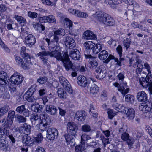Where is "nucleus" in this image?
I'll return each instance as SVG.
<instances>
[{
  "label": "nucleus",
  "instance_id": "obj_2",
  "mask_svg": "<svg viewBox=\"0 0 152 152\" xmlns=\"http://www.w3.org/2000/svg\"><path fill=\"white\" fill-rule=\"evenodd\" d=\"M100 23L109 26H113L115 22L113 19L108 14L102 11H98L93 15Z\"/></svg>",
  "mask_w": 152,
  "mask_h": 152
},
{
  "label": "nucleus",
  "instance_id": "obj_14",
  "mask_svg": "<svg viewBox=\"0 0 152 152\" xmlns=\"http://www.w3.org/2000/svg\"><path fill=\"white\" fill-rule=\"evenodd\" d=\"M68 131L70 134L75 135L78 130L77 125L73 122H69L67 124Z\"/></svg>",
  "mask_w": 152,
  "mask_h": 152
},
{
  "label": "nucleus",
  "instance_id": "obj_10",
  "mask_svg": "<svg viewBox=\"0 0 152 152\" xmlns=\"http://www.w3.org/2000/svg\"><path fill=\"white\" fill-rule=\"evenodd\" d=\"M51 122V120L50 117L47 115L41 121V122L39 123V124L37 126L41 131H43L48 126H49Z\"/></svg>",
  "mask_w": 152,
  "mask_h": 152
},
{
  "label": "nucleus",
  "instance_id": "obj_38",
  "mask_svg": "<svg viewBox=\"0 0 152 152\" xmlns=\"http://www.w3.org/2000/svg\"><path fill=\"white\" fill-rule=\"evenodd\" d=\"M34 27L35 29L40 33L43 34L45 33V26L42 25L39 23L34 25Z\"/></svg>",
  "mask_w": 152,
  "mask_h": 152
},
{
  "label": "nucleus",
  "instance_id": "obj_51",
  "mask_svg": "<svg viewBox=\"0 0 152 152\" xmlns=\"http://www.w3.org/2000/svg\"><path fill=\"white\" fill-rule=\"evenodd\" d=\"M148 26L147 25H140L139 26V29L142 31H143L146 32L148 33H149L150 31L148 29Z\"/></svg>",
  "mask_w": 152,
  "mask_h": 152
},
{
  "label": "nucleus",
  "instance_id": "obj_43",
  "mask_svg": "<svg viewBox=\"0 0 152 152\" xmlns=\"http://www.w3.org/2000/svg\"><path fill=\"white\" fill-rule=\"evenodd\" d=\"M83 45L85 49L89 50L92 49L94 47L95 44L92 41H89L85 42Z\"/></svg>",
  "mask_w": 152,
  "mask_h": 152
},
{
  "label": "nucleus",
  "instance_id": "obj_20",
  "mask_svg": "<svg viewBox=\"0 0 152 152\" xmlns=\"http://www.w3.org/2000/svg\"><path fill=\"white\" fill-rule=\"evenodd\" d=\"M15 110L19 113L22 114L25 117H28L30 114V111L25 108L24 105L18 106Z\"/></svg>",
  "mask_w": 152,
  "mask_h": 152
},
{
  "label": "nucleus",
  "instance_id": "obj_15",
  "mask_svg": "<svg viewBox=\"0 0 152 152\" xmlns=\"http://www.w3.org/2000/svg\"><path fill=\"white\" fill-rule=\"evenodd\" d=\"M86 58H89V65L91 69H94L97 67L98 63L96 60V58L93 57L90 55H85Z\"/></svg>",
  "mask_w": 152,
  "mask_h": 152
},
{
  "label": "nucleus",
  "instance_id": "obj_1",
  "mask_svg": "<svg viewBox=\"0 0 152 152\" xmlns=\"http://www.w3.org/2000/svg\"><path fill=\"white\" fill-rule=\"evenodd\" d=\"M37 55L43 61V64L46 66L48 69L50 68V65L48 63V58L47 56H49L50 57H54L57 60L60 61L63 58V55L62 56L61 53L57 49L51 51H42L38 53Z\"/></svg>",
  "mask_w": 152,
  "mask_h": 152
},
{
  "label": "nucleus",
  "instance_id": "obj_36",
  "mask_svg": "<svg viewBox=\"0 0 152 152\" xmlns=\"http://www.w3.org/2000/svg\"><path fill=\"white\" fill-rule=\"evenodd\" d=\"M113 59H114L115 61L116 62V65H118L119 66H121V62L117 58H115L114 56L110 54L109 55L107 58L104 61V63H107L111 60Z\"/></svg>",
  "mask_w": 152,
  "mask_h": 152
},
{
  "label": "nucleus",
  "instance_id": "obj_61",
  "mask_svg": "<svg viewBox=\"0 0 152 152\" xmlns=\"http://www.w3.org/2000/svg\"><path fill=\"white\" fill-rule=\"evenodd\" d=\"M129 62V63L130 64L129 66H132L134 68L138 67L137 62L136 61H134L132 58L130 59Z\"/></svg>",
  "mask_w": 152,
  "mask_h": 152
},
{
  "label": "nucleus",
  "instance_id": "obj_7",
  "mask_svg": "<svg viewBox=\"0 0 152 152\" xmlns=\"http://www.w3.org/2000/svg\"><path fill=\"white\" fill-rule=\"evenodd\" d=\"M45 40L48 44L49 51L54 50L55 49H58L60 47L59 40L56 41L54 38L53 41H50L49 39L48 38H46Z\"/></svg>",
  "mask_w": 152,
  "mask_h": 152
},
{
  "label": "nucleus",
  "instance_id": "obj_52",
  "mask_svg": "<svg viewBox=\"0 0 152 152\" xmlns=\"http://www.w3.org/2000/svg\"><path fill=\"white\" fill-rule=\"evenodd\" d=\"M125 100L127 102H130L132 103L134 102V96L130 94H127L125 96Z\"/></svg>",
  "mask_w": 152,
  "mask_h": 152
},
{
  "label": "nucleus",
  "instance_id": "obj_34",
  "mask_svg": "<svg viewBox=\"0 0 152 152\" xmlns=\"http://www.w3.org/2000/svg\"><path fill=\"white\" fill-rule=\"evenodd\" d=\"M109 54L108 52L104 50V48L102 50H101L98 55V57L101 60H104L107 58Z\"/></svg>",
  "mask_w": 152,
  "mask_h": 152
},
{
  "label": "nucleus",
  "instance_id": "obj_35",
  "mask_svg": "<svg viewBox=\"0 0 152 152\" xmlns=\"http://www.w3.org/2000/svg\"><path fill=\"white\" fill-rule=\"evenodd\" d=\"M93 51L94 53L95 54H98L99 52L101 51L104 49V47L103 44H98L95 45V46L93 47Z\"/></svg>",
  "mask_w": 152,
  "mask_h": 152
},
{
  "label": "nucleus",
  "instance_id": "obj_3",
  "mask_svg": "<svg viewBox=\"0 0 152 152\" xmlns=\"http://www.w3.org/2000/svg\"><path fill=\"white\" fill-rule=\"evenodd\" d=\"M140 84L144 88H147L152 85V75L149 73L147 75L146 78L142 77L139 80Z\"/></svg>",
  "mask_w": 152,
  "mask_h": 152
},
{
  "label": "nucleus",
  "instance_id": "obj_48",
  "mask_svg": "<svg viewBox=\"0 0 152 152\" xmlns=\"http://www.w3.org/2000/svg\"><path fill=\"white\" fill-rule=\"evenodd\" d=\"M85 145L81 144L75 146V151L76 152H82L84 150Z\"/></svg>",
  "mask_w": 152,
  "mask_h": 152
},
{
  "label": "nucleus",
  "instance_id": "obj_62",
  "mask_svg": "<svg viewBox=\"0 0 152 152\" xmlns=\"http://www.w3.org/2000/svg\"><path fill=\"white\" fill-rule=\"evenodd\" d=\"M48 16H43L39 18L40 21H41L42 23L48 22Z\"/></svg>",
  "mask_w": 152,
  "mask_h": 152
},
{
  "label": "nucleus",
  "instance_id": "obj_22",
  "mask_svg": "<svg viewBox=\"0 0 152 152\" xmlns=\"http://www.w3.org/2000/svg\"><path fill=\"white\" fill-rule=\"evenodd\" d=\"M75 135L69 134H66L65 135V137L67 143V145H69L71 147L75 145V142L74 138Z\"/></svg>",
  "mask_w": 152,
  "mask_h": 152
},
{
  "label": "nucleus",
  "instance_id": "obj_57",
  "mask_svg": "<svg viewBox=\"0 0 152 152\" xmlns=\"http://www.w3.org/2000/svg\"><path fill=\"white\" fill-rule=\"evenodd\" d=\"M28 15L29 17L31 18L32 19H34L37 17L38 14L37 13L35 12H32L31 11H29L28 12Z\"/></svg>",
  "mask_w": 152,
  "mask_h": 152
},
{
  "label": "nucleus",
  "instance_id": "obj_9",
  "mask_svg": "<svg viewBox=\"0 0 152 152\" xmlns=\"http://www.w3.org/2000/svg\"><path fill=\"white\" fill-rule=\"evenodd\" d=\"M47 133V137L50 140H53L57 138L58 134V130L54 128H48Z\"/></svg>",
  "mask_w": 152,
  "mask_h": 152
},
{
  "label": "nucleus",
  "instance_id": "obj_32",
  "mask_svg": "<svg viewBox=\"0 0 152 152\" xmlns=\"http://www.w3.org/2000/svg\"><path fill=\"white\" fill-rule=\"evenodd\" d=\"M15 112L13 110H10L8 112V115L7 118V123L10 124H11L12 123L13 119L15 115Z\"/></svg>",
  "mask_w": 152,
  "mask_h": 152
},
{
  "label": "nucleus",
  "instance_id": "obj_53",
  "mask_svg": "<svg viewBox=\"0 0 152 152\" xmlns=\"http://www.w3.org/2000/svg\"><path fill=\"white\" fill-rule=\"evenodd\" d=\"M43 137L41 133H39L37 135V137L34 138L35 142L39 143L42 140Z\"/></svg>",
  "mask_w": 152,
  "mask_h": 152
},
{
  "label": "nucleus",
  "instance_id": "obj_58",
  "mask_svg": "<svg viewBox=\"0 0 152 152\" xmlns=\"http://www.w3.org/2000/svg\"><path fill=\"white\" fill-rule=\"evenodd\" d=\"M48 22L53 23H56V20L55 17L52 15H49L48 16Z\"/></svg>",
  "mask_w": 152,
  "mask_h": 152
},
{
  "label": "nucleus",
  "instance_id": "obj_27",
  "mask_svg": "<svg viewBox=\"0 0 152 152\" xmlns=\"http://www.w3.org/2000/svg\"><path fill=\"white\" fill-rule=\"evenodd\" d=\"M86 113L84 111H78L75 114L76 118L80 121H84L86 119Z\"/></svg>",
  "mask_w": 152,
  "mask_h": 152
},
{
  "label": "nucleus",
  "instance_id": "obj_33",
  "mask_svg": "<svg viewBox=\"0 0 152 152\" xmlns=\"http://www.w3.org/2000/svg\"><path fill=\"white\" fill-rule=\"evenodd\" d=\"M31 109L32 111L36 113H40L43 110L42 106L38 103L32 105Z\"/></svg>",
  "mask_w": 152,
  "mask_h": 152
},
{
  "label": "nucleus",
  "instance_id": "obj_26",
  "mask_svg": "<svg viewBox=\"0 0 152 152\" xmlns=\"http://www.w3.org/2000/svg\"><path fill=\"white\" fill-rule=\"evenodd\" d=\"M69 56L71 58L75 60H79L80 58V53L77 49L72 50L69 53Z\"/></svg>",
  "mask_w": 152,
  "mask_h": 152
},
{
  "label": "nucleus",
  "instance_id": "obj_46",
  "mask_svg": "<svg viewBox=\"0 0 152 152\" xmlns=\"http://www.w3.org/2000/svg\"><path fill=\"white\" fill-rule=\"evenodd\" d=\"M36 86L35 85H32L31 87L29 88L27 91L26 93L29 96H31L36 90Z\"/></svg>",
  "mask_w": 152,
  "mask_h": 152
},
{
  "label": "nucleus",
  "instance_id": "obj_5",
  "mask_svg": "<svg viewBox=\"0 0 152 152\" xmlns=\"http://www.w3.org/2000/svg\"><path fill=\"white\" fill-rule=\"evenodd\" d=\"M62 61L65 69L67 71L69 70L72 65V63L70 60L68 55L66 52L63 54V58L61 61Z\"/></svg>",
  "mask_w": 152,
  "mask_h": 152
},
{
  "label": "nucleus",
  "instance_id": "obj_39",
  "mask_svg": "<svg viewBox=\"0 0 152 152\" xmlns=\"http://www.w3.org/2000/svg\"><path fill=\"white\" fill-rule=\"evenodd\" d=\"M139 109L144 112L151 111V105L150 104H149V105H147V104H146L145 103H143L139 106Z\"/></svg>",
  "mask_w": 152,
  "mask_h": 152
},
{
  "label": "nucleus",
  "instance_id": "obj_21",
  "mask_svg": "<svg viewBox=\"0 0 152 152\" xmlns=\"http://www.w3.org/2000/svg\"><path fill=\"white\" fill-rule=\"evenodd\" d=\"M65 44L67 47H68L70 49L73 48L75 46V40L72 37L66 36L64 39Z\"/></svg>",
  "mask_w": 152,
  "mask_h": 152
},
{
  "label": "nucleus",
  "instance_id": "obj_19",
  "mask_svg": "<svg viewBox=\"0 0 152 152\" xmlns=\"http://www.w3.org/2000/svg\"><path fill=\"white\" fill-rule=\"evenodd\" d=\"M77 81L78 85L82 87H87V86L89 83H88L86 77L82 75L79 76L77 79Z\"/></svg>",
  "mask_w": 152,
  "mask_h": 152
},
{
  "label": "nucleus",
  "instance_id": "obj_25",
  "mask_svg": "<svg viewBox=\"0 0 152 152\" xmlns=\"http://www.w3.org/2000/svg\"><path fill=\"white\" fill-rule=\"evenodd\" d=\"M83 37L84 39L86 40H95L96 39V35L90 30H88L85 31L83 33Z\"/></svg>",
  "mask_w": 152,
  "mask_h": 152
},
{
  "label": "nucleus",
  "instance_id": "obj_55",
  "mask_svg": "<svg viewBox=\"0 0 152 152\" xmlns=\"http://www.w3.org/2000/svg\"><path fill=\"white\" fill-rule=\"evenodd\" d=\"M9 89L10 91L11 94L12 96H15L17 95L18 92L15 87H10L9 88Z\"/></svg>",
  "mask_w": 152,
  "mask_h": 152
},
{
  "label": "nucleus",
  "instance_id": "obj_4",
  "mask_svg": "<svg viewBox=\"0 0 152 152\" xmlns=\"http://www.w3.org/2000/svg\"><path fill=\"white\" fill-rule=\"evenodd\" d=\"M47 115L41 114L39 115L37 114H32L30 118V120L33 125L37 126L43 119Z\"/></svg>",
  "mask_w": 152,
  "mask_h": 152
},
{
  "label": "nucleus",
  "instance_id": "obj_30",
  "mask_svg": "<svg viewBox=\"0 0 152 152\" xmlns=\"http://www.w3.org/2000/svg\"><path fill=\"white\" fill-rule=\"evenodd\" d=\"M102 68V66H100L97 67L95 70V72L96 73H97L96 77L100 79L104 78L106 75L104 73V71H103Z\"/></svg>",
  "mask_w": 152,
  "mask_h": 152
},
{
  "label": "nucleus",
  "instance_id": "obj_17",
  "mask_svg": "<svg viewBox=\"0 0 152 152\" xmlns=\"http://www.w3.org/2000/svg\"><path fill=\"white\" fill-rule=\"evenodd\" d=\"M36 40L34 36L32 34L28 35L25 37V42L27 46L31 47L36 42Z\"/></svg>",
  "mask_w": 152,
  "mask_h": 152
},
{
  "label": "nucleus",
  "instance_id": "obj_44",
  "mask_svg": "<svg viewBox=\"0 0 152 152\" xmlns=\"http://www.w3.org/2000/svg\"><path fill=\"white\" fill-rule=\"evenodd\" d=\"M104 2L106 4L116 5L120 4L121 1L118 0H103Z\"/></svg>",
  "mask_w": 152,
  "mask_h": 152
},
{
  "label": "nucleus",
  "instance_id": "obj_13",
  "mask_svg": "<svg viewBox=\"0 0 152 152\" xmlns=\"http://www.w3.org/2000/svg\"><path fill=\"white\" fill-rule=\"evenodd\" d=\"M58 107L52 104H48L46 106L45 110L48 114L53 116L57 114Z\"/></svg>",
  "mask_w": 152,
  "mask_h": 152
},
{
  "label": "nucleus",
  "instance_id": "obj_41",
  "mask_svg": "<svg viewBox=\"0 0 152 152\" xmlns=\"http://www.w3.org/2000/svg\"><path fill=\"white\" fill-rule=\"evenodd\" d=\"M33 64V63L31 61H24L22 63V67L24 69L28 70Z\"/></svg>",
  "mask_w": 152,
  "mask_h": 152
},
{
  "label": "nucleus",
  "instance_id": "obj_31",
  "mask_svg": "<svg viewBox=\"0 0 152 152\" xmlns=\"http://www.w3.org/2000/svg\"><path fill=\"white\" fill-rule=\"evenodd\" d=\"M87 88L90 89L91 92L93 94L96 93L99 90L98 86L93 82H89Z\"/></svg>",
  "mask_w": 152,
  "mask_h": 152
},
{
  "label": "nucleus",
  "instance_id": "obj_16",
  "mask_svg": "<svg viewBox=\"0 0 152 152\" xmlns=\"http://www.w3.org/2000/svg\"><path fill=\"white\" fill-rule=\"evenodd\" d=\"M9 80V77L6 72L4 71H0V85H5Z\"/></svg>",
  "mask_w": 152,
  "mask_h": 152
},
{
  "label": "nucleus",
  "instance_id": "obj_8",
  "mask_svg": "<svg viewBox=\"0 0 152 152\" xmlns=\"http://www.w3.org/2000/svg\"><path fill=\"white\" fill-rule=\"evenodd\" d=\"M12 84L15 85H18L20 84L23 80V78L19 73H14L10 78Z\"/></svg>",
  "mask_w": 152,
  "mask_h": 152
},
{
  "label": "nucleus",
  "instance_id": "obj_23",
  "mask_svg": "<svg viewBox=\"0 0 152 152\" xmlns=\"http://www.w3.org/2000/svg\"><path fill=\"white\" fill-rule=\"evenodd\" d=\"M129 134L127 133L124 132L122 134L121 138L124 141H127L129 148L130 149L132 148L134 141L133 140L129 139Z\"/></svg>",
  "mask_w": 152,
  "mask_h": 152
},
{
  "label": "nucleus",
  "instance_id": "obj_11",
  "mask_svg": "<svg viewBox=\"0 0 152 152\" xmlns=\"http://www.w3.org/2000/svg\"><path fill=\"white\" fill-rule=\"evenodd\" d=\"M119 83H115L114 85L116 87H118V91H120L122 94L124 96L126 94L128 93L129 91V88H126L127 87V83L120 84L119 85Z\"/></svg>",
  "mask_w": 152,
  "mask_h": 152
},
{
  "label": "nucleus",
  "instance_id": "obj_29",
  "mask_svg": "<svg viewBox=\"0 0 152 152\" xmlns=\"http://www.w3.org/2000/svg\"><path fill=\"white\" fill-rule=\"evenodd\" d=\"M26 48L25 47H22L21 48L20 54L24 59V61H31L30 56L28 53L26 52Z\"/></svg>",
  "mask_w": 152,
  "mask_h": 152
},
{
  "label": "nucleus",
  "instance_id": "obj_64",
  "mask_svg": "<svg viewBox=\"0 0 152 152\" xmlns=\"http://www.w3.org/2000/svg\"><path fill=\"white\" fill-rule=\"evenodd\" d=\"M116 51L119 54V56H122V47L121 45H118L116 48Z\"/></svg>",
  "mask_w": 152,
  "mask_h": 152
},
{
  "label": "nucleus",
  "instance_id": "obj_50",
  "mask_svg": "<svg viewBox=\"0 0 152 152\" xmlns=\"http://www.w3.org/2000/svg\"><path fill=\"white\" fill-rule=\"evenodd\" d=\"M88 16V14L86 13L81 12L78 10H77L76 16L85 18L87 17Z\"/></svg>",
  "mask_w": 152,
  "mask_h": 152
},
{
  "label": "nucleus",
  "instance_id": "obj_37",
  "mask_svg": "<svg viewBox=\"0 0 152 152\" xmlns=\"http://www.w3.org/2000/svg\"><path fill=\"white\" fill-rule=\"evenodd\" d=\"M57 92L58 97L61 99H64L67 96L66 92L62 88H58V90Z\"/></svg>",
  "mask_w": 152,
  "mask_h": 152
},
{
  "label": "nucleus",
  "instance_id": "obj_54",
  "mask_svg": "<svg viewBox=\"0 0 152 152\" xmlns=\"http://www.w3.org/2000/svg\"><path fill=\"white\" fill-rule=\"evenodd\" d=\"M81 130L82 131L85 132H88L91 130V129L89 125L88 124H84L82 126Z\"/></svg>",
  "mask_w": 152,
  "mask_h": 152
},
{
  "label": "nucleus",
  "instance_id": "obj_42",
  "mask_svg": "<svg viewBox=\"0 0 152 152\" xmlns=\"http://www.w3.org/2000/svg\"><path fill=\"white\" fill-rule=\"evenodd\" d=\"M91 137L86 134H83L81 136V143L85 145L86 142L87 140H90Z\"/></svg>",
  "mask_w": 152,
  "mask_h": 152
},
{
  "label": "nucleus",
  "instance_id": "obj_40",
  "mask_svg": "<svg viewBox=\"0 0 152 152\" xmlns=\"http://www.w3.org/2000/svg\"><path fill=\"white\" fill-rule=\"evenodd\" d=\"M131 39L130 37L129 38H126L123 40V45L124 46L126 49L127 50L130 47V45L131 43Z\"/></svg>",
  "mask_w": 152,
  "mask_h": 152
},
{
  "label": "nucleus",
  "instance_id": "obj_18",
  "mask_svg": "<svg viewBox=\"0 0 152 152\" xmlns=\"http://www.w3.org/2000/svg\"><path fill=\"white\" fill-rule=\"evenodd\" d=\"M26 135L23 137L22 142L25 145L32 146L35 142L34 138L32 137Z\"/></svg>",
  "mask_w": 152,
  "mask_h": 152
},
{
  "label": "nucleus",
  "instance_id": "obj_45",
  "mask_svg": "<svg viewBox=\"0 0 152 152\" xmlns=\"http://www.w3.org/2000/svg\"><path fill=\"white\" fill-rule=\"evenodd\" d=\"M59 80L60 83L64 87L69 84V83L68 80L63 76H61L59 77Z\"/></svg>",
  "mask_w": 152,
  "mask_h": 152
},
{
  "label": "nucleus",
  "instance_id": "obj_12",
  "mask_svg": "<svg viewBox=\"0 0 152 152\" xmlns=\"http://www.w3.org/2000/svg\"><path fill=\"white\" fill-rule=\"evenodd\" d=\"M123 112L126 114V118L129 120H132L134 118L135 111L132 108H126L124 109Z\"/></svg>",
  "mask_w": 152,
  "mask_h": 152
},
{
  "label": "nucleus",
  "instance_id": "obj_49",
  "mask_svg": "<svg viewBox=\"0 0 152 152\" xmlns=\"http://www.w3.org/2000/svg\"><path fill=\"white\" fill-rule=\"evenodd\" d=\"M117 112H114L112 109H108L107 111V113L109 118L110 119H112L114 116L117 115Z\"/></svg>",
  "mask_w": 152,
  "mask_h": 152
},
{
  "label": "nucleus",
  "instance_id": "obj_59",
  "mask_svg": "<svg viewBox=\"0 0 152 152\" xmlns=\"http://www.w3.org/2000/svg\"><path fill=\"white\" fill-rule=\"evenodd\" d=\"M1 134L3 136L5 134L7 137L10 135L9 133V128H5L4 130L2 129H1Z\"/></svg>",
  "mask_w": 152,
  "mask_h": 152
},
{
  "label": "nucleus",
  "instance_id": "obj_56",
  "mask_svg": "<svg viewBox=\"0 0 152 152\" xmlns=\"http://www.w3.org/2000/svg\"><path fill=\"white\" fill-rule=\"evenodd\" d=\"M10 110L9 106H6L0 109V111L3 115L5 113H7Z\"/></svg>",
  "mask_w": 152,
  "mask_h": 152
},
{
  "label": "nucleus",
  "instance_id": "obj_24",
  "mask_svg": "<svg viewBox=\"0 0 152 152\" xmlns=\"http://www.w3.org/2000/svg\"><path fill=\"white\" fill-rule=\"evenodd\" d=\"M137 99L139 102H145L148 100L147 95L145 92L144 91L138 92L137 94Z\"/></svg>",
  "mask_w": 152,
  "mask_h": 152
},
{
  "label": "nucleus",
  "instance_id": "obj_63",
  "mask_svg": "<svg viewBox=\"0 0 152 152\" xmlns=\"http://www.w3.org/2000/svg\"><path fill=\"white\" fill-rule=\"evenodd\" d=\"M124 74L125 73L124 72H122L118 75L117 77L119 80H121L122 81H123L124 78Z\"/></svg>",
  "mask_w": 152,
  "mask_h": 152
},
{
  "label": "nucleus",
  "instance_id": "obj_28",
  "mask_svg": "<svg viewBox=\"0 0 152 152\" xmlns=\"http://www.w3.org/2000/svg\"><path fill=\"white\" fill-rule=\"evenodd\" d=\"M65 34V30L61 28H59L54 31L53 34L54 38L56 41L59 40V38L58 36H64Z\"/></svg>",
  "mask_w": 152,
  "mask_h": 152
},
{
  "label": "nucleus",
  "instance_id": "obj_6",
  "mask_svg": "<svg viewBox=\"0 0 152 152\" xmlns=\"http://www.w3.org/2000/svg\"><path fill=\"white\" fill-rule=\"evenodd\" d=\"M31 130V126L28 124L25 123L21 126L19 127L18 130L21 134L26 135L30 134Z\"/></svg>",
  "mask_w": 152,
  "mask_h": 152
},
{
  "label": "nucleus",
  "instance_id": "obj_47",
  "mask_svg": "<svg viewBox=\"0 0 152 152\" xmlns=\"http://www.w3.org/2000/svg\"><path fill=\"white\" fill-rule=\"evenodd\" d=\"M15 118L17 119V120L20 123H25L26 121V119L24 117L18 114L15 115Z\"/></svg>",
  "mask_w": 152,
  "mask_h": 152
},
{
  "label": "nucleus",
  "instance_id": "obj_60",
  "mask_svg": "<svg viewBox=\"0 0 152 152\" xmlns=\"http://www.w3.org/2000/svg\"><path fill=\"white\" fill-rule=\"evenodd\" d=\"M0 45L1 47L4 49V50L7 53L10 52V50L7 47V46L3 42L1 43Z\"/></svg>",
  "mask_w": 152,
  "mask_h": 152
}]
</instances>
